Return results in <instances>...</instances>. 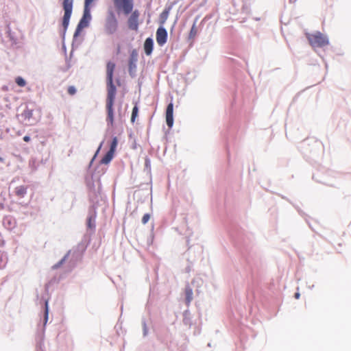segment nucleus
I'll return each instance as SVG.
<instances>
[{
    "mask_svg": "<svg viewBox=\"0 0 351 351\" xmlns=\"http://www.w3.org/2000/svg\"><path fill=\"white\" fill-rule=\"evenodd\" d=\"M114 154V153L108 151L101 160V163L105 165L108 164L112 160Z\"/></svg>",
    "mask_w": 351,
    "mask_h": 351,
    "instance_id": "obj_15",
    "label": "nucleus"
},
{
    "mask_svg": "<svg viewBox=\"0 0 351 351\" xmlns=\"http://www.w3.org/2000/svg\"><path fill=\"white\" fill-rule=\"evenodd\" d=\"M94 0H85L84 7L88 8L89 5L93 2Z\"/></svg>",
    "mask_w": 351,
    "mask_h": 351,
    "instance_id": "obj_23",
    "label": "nucleus"
},
{
    "mask_svg": "<svg viewBox=\"0 0 351 351\" xmlns=\"http://www.w3.org/2000/svg\"><path fill=\"white\" fill-rule=\"evenodd\" d=\"M14 193L18 197L23 198L27 193V187L23 185L19 186L15 188Z\"/></svg>",
    "mask_w": 351,
    "mask_h": 351,
    "instance_id": "obj_13",
    "label": "nucleus"
},
{
    "mask_svg": "<svg viewBox=\"0 0 351 351\" xmlns=\"http://www.w3.org/2000/svg\"><path fill=\"white\" fill-rule=\"evenodd\" d=\"M173 104L172 102L168 104L166 109V123L169 128H171L173 124Z\"/></svg>",
    "mask_w": 351,
    "mask_h": 351,
    "instance_id": "obj_11",
    "label": "nucleus"
},
{
    "mask_svg": "<svg viewBox=\"0 0 351 351\" xmlns=\"http://www.w3.org/2000/svg\"><path fill=\"white\" fill-rule=\"evenodd\" d=\"M48 311H47V303H46V315H47Z\"/></svg>",
    "mask_w": 351,
    "mask_h": 351,
    "instance_id": "obj_26",
    "label": "nucleus"
},
{
    "mask_svg": "<svg viewBox=\"0 0 351 351\" xmlns=\"http://www.w3.org/2000/svg\"><path fill=\"white\" fill-rule=\"evenodd\" d=\"M138 108L137 106H134V107L132 109V116H131V121L132 123H134L135 121V119L138 115Z\"/></svg>",
    "mask_w": 351,
    "mask_h": 351,
    "instance_id": "obj_18",
    "label": "nucleus"
},
{
    "mask_svg": "<svg viewBox=\"0 0 351 351\" xmlns=\"http://www.w3.org/2000/svg\"><path fill=\"white\" fill-rule=\"evenodd\" d=\"M295 297L298 299L300 297V294L298 293H295Z\"/></svg>",
    "mask_w": 351,
    "mask_h": 351,
    "instance_id": "obj_25",
    "label": "nucleus"
},
{
    "mask_svg": "<svg viewBox=\"0 0 351 351\" xmlns=\"http://www.w3.org/2000/svg\"><path fill=\"white\" fill-rule=\"evenodd\" d=\"M153 40L152 38H148L145 40L144 43V50L146 55H151L153 50Z\"/></svg>",
    "mask_w": 351,
    "mask_h": 351,
    "instance_id": "obj_12",
    "label": "nucleus"
},
{
    "mask_svg": "<svg viewBox=\"0 0 351 351\" xmlns=\"http://www.w3.org/2000/svg\"><path fill=\"white\" fill-rule=\"evenodd\" d=\"M185 295H186V304L187 306L190 305V303L193 300V290L190 287L185 288Z\"/></svg>",
    "mask_w": 351,
    "mask_h": 351,
    "instance_id": "obj_14",
    "label": "nucleus"
},
{
    "mask_svg": "<svg viewBox=\"0 0 351 351\" xmlns=\"http://www.w3.org/2000/svg\"><path fill=\"white\" fill-rule=\"evenodd\" d=\"M74 0H63L62 7L64 10V16L62 18V26L66 30L69 26L70 18L73 11V5Z\"/></svg>",
    "mask_w": 351,
    "mask_h": 351,
    "instance_id": "obj_4",
    "label": "nucleus"
},
{
    "mask_svg": "<svg viewBox=\"0 0 351 351\" xmlns=\"http://www.w3.org/2000/svg\"><path fill=\"white\" fill-rule=\"evenodd\" d=\"M90 19V14L89 8L84 7V14L80 23L77 25L74 36H77L80 31L88 25V21Z\"/></svg>",
    "mask_w": 351,
    "mask_h": 351,
    "instance_id": "obj_7",
    "label": "nucleus"
},
{
    "mask_svg": "<svg viewBox=\"0 0 351 351\" xmlns=\"http://www.w3.org/2000/svg\"><path fill=\"white\" fill-rule=\"evenodd\" d=\"M117 145V138H114L112 140V142L111 143L110 148L109 151L114 153Z\"/></svg>",
    "mask_w": 351,
    "mask_h": 351,
    "instance_id": "obj_20",
    "label": "nucleus"
},
{
    "mask_svg": "<svg viewBox=\"0 0 351 351\" xmlns=\"http://www.w3.org/2000/svg\"><path fill=\"white\" fill-rule=\"evenodd\" d=\"M309 44L313 47H324L329 44L328 38L319 32L314 34H306Z\"/></svg>",
    "mask_w": 351,
    "mask_h": 351,
    "instance_id": "obj_3",
    "label": "nucleus"
},
{
    "mask_svg": "<svg viewBox=\"0 0 351 351\" xmlns=\"http://www.w3.org/2000/svg\"><path fill=\"white\" fill-rule=\"evenodd\" d=\"M149 219H150V215L148 213L145 214L142 217L143 224H146L148 222V221L149 220Z\"/></svg>",
    "mask_w": 351,
    "mask_h": 351,
    "instance_id": "obj_21",
    "label": "nucleus"
},
{
    "mask_svg": "<svg viewBox=\"0 0 351 351\" xmlns=\"http://www.w3.org/2000/svg\"><path fill=\"white\" fill-rule=\"evenodd\" d=\"M68 93L70 95H73L76 93V89L73 86H70L68 88Z\"/></svg>",
    "mask_w": 351,
    "mask_h": 351,
    "instance_id": "obj_22",
    "label": "nucleus"
},
{
    "mask_svg": "<svg viewBox=\"0 0 351 351\" xmlns=\"http://www.w3.org/2000/svg\"><path fill=\"white\" fill-rule=\"evenodd\" d=\"M114 101H106V109L107 112L106 122L108 125L113 127L114 125Z\"/></svg>",
    "mask_w": 351,
    "mask_h": 351,
    "instance_id": "obj_8",
    "label": "nucleus"
},
{
    "mask_svg": "<svg viewBox=\"0 0 351 351\" xmlns=\"http://www.w3.org/2000/svg\"><path fill=\"white\" fill-rule=\"evenodd\" d=\"M169 9L165 10L160 14V23L163 24L167 21L169 16Z\"/></svg>",
    "mask_w": 351,
    "mask_h": 351,
    "instance_id": "obj_17",
    "label": "nucleus"
},
{
    "mask_svg": "<svg viewBox=\"0 0 351 351\" xmlns=\"http://www.w3.org/2000/svg\"><path fill=\"white\" fill-rule=\"evenodd\" d=\"M15 82L20 87H24L26 85L25 80L21 77H17L15 79Z\"/></svg>",
    "mask_w": 351,
    "mask_h": 351,
    "instance_id": "obj_19",
    "label": "nucleus"
},
{
    "mask_svg": "<svg viewBox=\"0 0 351 351\" xmlns=\"http://www.w3.org/2000/svg\"><path fill=\"white\" fill-rule=\"evenodd\" d=\"M22 117L25 121L30 122L31 119L33 117V110L29 108H26L22 113Z\"/></svg>",
    "mask_w": 351,
    "mask_h": 351,
    "instance_id": "obj_16",
    "label": "nucleus"
},
{
    "mask_svg": "<svg viewBox=\"0 0 351 351\" xmlns=\"http://www.w3.org/2000/svg\"><path fill=\"white\" fill-rule=\"evenodd\" d=\"M138 60V53L136 50H133L130 54L129 60L128 71L131 76H134L136 69V62Z\"/></svg>",
    "mask_w": 351,
    "mask_h": 351,
    "instance_id": "obj_9",
    "label": "nucleus"
},
{
    "mask_svg": "<svg viewBox=\"0 0 351 351\" xmlns=\"http://www.w3.org/2000/svg\"><path fill=\"white\" fill-rule=\"evenodd\" d=\"M167 39V30L163 27H159L156 32V41L160 46L166 43Z\"/></svg>",
    "mask_w": 351,
    "mask_h": 351,
    "instance_id": "obj_10",
    "label": "nucleus"
},
{
    "mask_svg": "<svg viewBox=\"0 0 351 351\" xmlns=\"http://www.w3.org/2000/svg\"><path fill=\"white\" fill-rule=\"evenodd\" d=\"M23 141L25 142H29L30 141V137L29 136H25L23 137Z\"/></svg>",
    "mask_w": 351,
    "mask_h": 351,
    "instance_id": "obj_24",
    "label": "nucleus"
},
{
    "mask_svg": "<svg viewBox=\"0 0 351 351\" xmlns=\"http://www.w3.org/2000/svg\"><path fill=\"white\" fill-rule=\"evenodd\" d=\"M119 23L113 11H109L104 24V32L108 35H112L118 30Z\"/></svg>",
    "mask_w": 351,
    "mask_h": 351,
    "instance_id": "obj_2",
    "label": "nucleus"
},
{
    "mask_svg": "<svg viewBox=\"0 0 351 351\" xmlns=\"http://www.w3.org/2000/svg\"><path fill=\"white\" fill-rule=\"evenodd\" d=\"M131 14L128 19V26L131 30L137 31L139 25L140 12L138 10H132L130 12Z\"/></svg>",
    "mask_w": 351,
    "mask_h": 351,
    "instance_id": "obj_6",
    "label": "nucleus"
},
{
    "mask_svg": "<svg viewBox=\"0 0 351 351\" xmlns=\"http://www.w3.org/2000/svg\"><path fill=\"white\" fill-rule=\"evenodd\" d=\"M115 69V64L108 62L106 64V78H107V98L106 101H114L116 96V86L113 84V74Z\"/></svg>",
    "mask_w": 351,
    "mask_h": 351,
    "instance_id": "obj_1",
    "label": "nucleus"
},
{
    "mask_svg": "<svg viewBox=\"0 0 351 351\" xmlns=\"http://www.w3.org/2000/svg\"><path fill=\"white\" fill-rule=\"evenodd\" d=\"M114 6L119 10H122L123 14L128 15L133 10V0H113Z\"/></svg>",
    "mask_w": 351,
    "mask_h": 351,
    "instance_id": "obj_5",
    "label": "nucleus"
}]
</instances>
